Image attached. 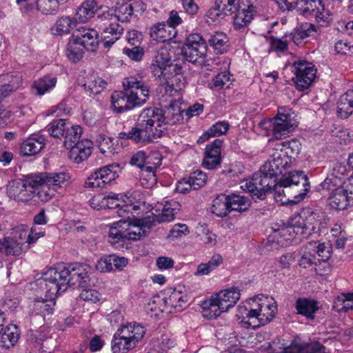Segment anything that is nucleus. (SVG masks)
I'll use <instances>...</instances> for the list:
<instances>
[{
    "mask_svg": "<svg viewBox=\"0 0 353 353\" xmlns=\"http://www.w3.org/2000/svg\"><path fill=\"white\" fill-rule=\"evenodd\" d=\"M180 210V204L174 200L167 201L161 214L150 215L137 219L133 222L119 221L113 223L109 229L108 239L110 244L117 249L128 248L132 241H137L145 236L154 223L170 222L174 219Z\"/></svg>",
    "mask_w": 353,
    "mask_h": 353,
    "instance_id": "f257e3e1",
    "label": "nucleus"
},
{
    "mask_svg": "<svg viewBox=\"0 0 353 353\" xmlns=\"http://www.w3.org/2000/svg\"><path fill=\"white\" fill-rule=\"evenodd\" d=\"M92 271L85 263H61L50 268L39 280L41 289L46 290L47 296L52 298L59 292H65L68 285H78L83 287L90 281Z\"/></svg>",
    "mask_w": 353,
    "mask_h": 353,
    "instance_id": "f03ea898",
    "label": "nucleus"
},
{
    "mask_svg": "<svg viewBox=\"0 0 353 353\" xmlns=\"http://www.w3.org/2000/svg\"><path fill=\"white\" fill-rule=\"evenodd\" d=\"M292 161L278 147L259 172L241 183V188L250 192L253 198L263 199L274 185L275 177L290 166Z\"/></svg>",
    "mask_w": 353,
    "mask_h": 353,
    "instance_id": "7ed1b4c3",
    "label": "nucleus"
},
{
    "mask_svg": "<svg viewBox=\"0 0 353 353\" xmlns=\"http://www.w3.org/2000/svg\"><path fill=\"white\" fill-rule=\"evenodd\" d=\"M152 110H143L136 125L128 132H120L119 138L130 139L137 143L147 144L159 139L163 132L161 129L152 130L151 123L158 121L159 116Z\"/></svg>",
    "mask_w": 353,
    "mask_h": 353,
    "instance_id": "20e7f679",
    "label": "nucleus"
},
{
    "mask_svg": "<svg viewBox=\"0 0 353 353\" xmlns=\"http://www.w3.org/2000/svg\"><path fill=\"white\" fill-rule=\"evenodd\" d=\"M261 125L264 129H270L272 137L280 140L289 137L298 124L291 109L283 106L278 108L276 117L263 121Z\"/></svg>",
    "mask_w": 353,
    "mask_h": 353,
    "instance_id": "39448f33",
    "label": "nucleus"
},
{
    "mask_svg": "<svg viewBox=\"0 0 353 353\" xmlns=\"http://www.w3.org/2000/svg\"><path fill=\"white\" fill-rule=\"evenodd\" d=\"M40 181L36 175L11 181L7 188L8 196L17 201L28 202L35 198V187Z\"/></svg>",
    "mask_w": 353,
    "mask_h": 353,
    "instance_id": "423d86ee",
    "label": "nucleus"
},
{
    "mask_svg": "<svg viewBox=\"0 0 353 353\" xmlns=\"http://www.w3.org/2000/svg\"><path fill=\"white\" fill-rule=\"evenodd\" d=\"M292 223L296 228V232L302 238H307L319 233L321 221L318 214L310 208H303L292 216Z\"/></svg>",
    "mask_w": 353,
    "mask_h": 353,
    "instance_id": "0eeeda50",
    "label": "nucleus"
},
{
    "mask_svg": "<svg viewBox=\"0 0 353 353\" xmlns=\"http://www.w3.org/2000/svg\"><path fill=\"white\" fill-rule=\"evenodd\" d=\"M252 304V314L258 321L256 328L270 322L274 317L277 311V305L275 300L264 294H259L250 299Z\"/></svg>",
    "mask_w": 353,
    "mask_h": 353,
    "instance_id": "6e6552de",
    "label": "nucleus"
},
{
    "mask_svg": "<svg viewBox=\"0 0 353 353\" xmlns=\"http://www.w3.org/2000/svg\"><path fill=\"white\" fill-rule=\"evenodd\" d=\"M282 184L291 188L292 203L303 200L310 189L309 179L303 171L291 172L282 176Z\"/></svg>",
    "mask_w": 353,
    "mask_h": 353,
    "instance_id": "1a4fd4ad",
    "label": "nucleus"
},
{
    "mask_svg": "<svg viewBox=\"0 0 353 353\" xmlns=\"http://www.w3.org/2000/svg\"><path fill=\"white\" fill-rule=\"evenodd\" d=\"M317 69L312 63L304 59H299L292 65V72L294 77L292 81L296 89L303 91L314 81L316 77Z\"/></svg>",
    "mask_w": 353,
    "mask_h": 353,
    "instance_id": "9d476101",
    "label": "nucleus"
},
{
    "mask_svg": "<svg viewBox=\"0 0 353 353\" xmlns=\"http://www.w3.org/2000/svg\"><path fill=\"white\" fill-rule=\"evenodd\" d=\"M123 85L135 107L143 105L149 99L150 86L143 77L131 76L123 81Z\"/></svg>",
    "mask_w": 353,
    "mask_h": 353,
    "instance_id": "9b49d317",
    "label": "nucleus"
},
{
    "mask_svg": "<svg viewBox=\"0 0 353 353\" xmlns=\"http://www.w3.org/2000/svg\"><path fill=\"white\" fill-rule=\"evenodd\" d=\"M174 66V71H168L158 79L164 87L167 94L179 99L181 92L185 87L187 81L182 67L177 63H175Z\"/></svg>",
    "mask_w": 353,
    "mask_h": 353,
    "instance_id": "f8f14e48",
    "label": "nucleus"
},
{
    "mask_svg": "<svg viewBox=\"0 0 353 353\" xmlns=\"http://www.w3.org/2000/svg\"><path fill=\"white\" fill-rule=\"evenodd\" d=\"M146 110H153L155 115L159 116L158 121H154L150 124L152 130H157V129L163 130L159 138L162 137L165 134L167 124L176 125L181 123L183 119V111L179 105H170L166 108L164 113L161 110L155 108H150Z\"/></svg>",
    "mask_w": 353,
    "mask_h": 353,
    "instance_id": "ddd939ff",
    "label": "nucleus"
},
{
    "mask_svg": "<svg viewBox=\"0 0 353 353\" xmlns=\"http://www.w3.org/2000/svg\"><path fill=\"white\" fill-rule=\"evenodd\" d=\"M120 172L121 170L118 164L105 165L90 174L85 182L84 186L91 189L103 187L118 178Z\"/></svg>",
    "mask_w": 353,
    "mask_h": 353,
    "instance_id": "4468645a",
    "label": "nucleus"
},
{
    "mask_svg": "<svg viewBox=\"0 0 353 353\" xmlns=\"http://www.w3.org/2000/svg\"><path fill=\"white\" fill-rule=\"evenodd\" d=\"M207 46L203 38L199 34H192L186 39L182 53L189 62H196L199 58L205 56Z\"/></svg>",
    "mask_w": 353,
    "mask_h": 353,
    "instance_id": "2eb2a0df",
    "label": "nucleus"
},
{
    "mask_svg": "<svg viewBox=\"0 0 353 353\" xmlns=\"http://www.w3.org/2000/svg\"><path fill=\"white\" fill-rule=\"evenodd\" d=\"M174 68L167 48H161L155 52L150 66L152 74L157 79L168 71H174Z\"/></svg>",
    "mask_w": 353,
    "mask_h": 353,
    "instance_id": "dca6fc26",
    "label": "nucleus"
},
{
    "mask_svg": "<svg viewBox=\"0 0 353 353\" xmlns=\"http://www.w3.org/2000/svg\"><path fill=\"white\" fill-rule=\"evenodd\" d=\"M328 200L330 205L336 210H345L353 205V183L329 194Z\"/></svg>",
    "mask_w": 353,
    "mask_h": 353,
    "instance_id": "f3484780",
    "label": "nucleus"
},
{
    "mask_svg": "<svg viewBox=\"0 0 353 353\" xmlns=\"http://www.w3.org/2000/svg\"><path fill=\"white\" fill-rule=\"evenodd\" d=\"M222 143L221 139H216L206 146L205 156L202 161V165L204 168L213 170L221 164Z\"/></svg>",
    "mask_w": 353,
    "mask_h": 353,
    "instance_id": "a211bd4d",
    "label": "nucleus"
},
{
    "mask_svg": "<svg viewBox=\"0 0 353 353\" xmlns=\"http://www.w3.org/2000/svg\"><path fill=\"white\" fill-rule=\"evenodd\" d=\"M44 137L39 134H32L21 144L19 152L23 157L38 154L45 146Z\"/></svg>",
    "mask_w": 353,
    "mask_h": 353,
    "instance_id": "6ab92c4d",
    "label": "nucleus"
},
{
    "mask_svg": "<svg viewBox=\"0 0 353 353\" xmlns=\"http://www.w3.org/2000/svg\"><path fill=\"white\" fill-rule=\"evenodd\" d=\"M67 149L70 150L68 154L70 159L76 163H79L86 160L91 154L92 143L85 139H82L80 143H76L74 146Z\"/></svg>",
    "mask_w": 353,
    "mask_h": 353,
    "instance_id": "aec40b11",
    "label": "nucleus"
},
{
    "mask_svg": "<svg viewBox=\"0 0 353 353\" xmlns=\"http://www.w3.org/2000/svg\"><path fill=\"white\" fill-rule=\"evenodd\" d=\"M74 37L88 51H94L99 43V34L92 28H82Z\"/></svg>",
    "mask_w": 353,
    "mask_h": 353,
    "instance_id": "412c9836",
    "label": "nucleus"
},
{
    "mask_svg": "<svg viewBox=\"0 0 353 353\" xmlns=\"http://www.w3.org/2000/svg\"><path fill=\"white\" fill-rule=\"evenodd\" d=\"M280 353H325V347L320 343H298L293 341Z\"/></svg>",
    "mask_w": 353,
    "mask_h": 353,
    "instance_id": "4be33fe9",
    "label": "nucleus"
},
{
    "mask_svg": "<svg viewBox=\"0 0 353 353\" xmlns=\"http://www.w3.org/2000/svg\"><path fill=\"white\" fill-rule=\"evenodd\" d=\"M41 179L40 181H46L55 192L60 188L68 185L71 181V176L66 172L42 173L35 174Z\"/></svg>",
    "mask_w": 353,
    "mask_h": 353,
    "instance_id": "5701e85b",
    "label": "nucleus"
},
{
    "mask_svg": "<svg viewBox=\"0 0 353 353\" xmlns=\"http://www.w3.org/2000/svg\"><path fill=\"white\" fill-rule=\"evenodd\" d=\"M57 77L48 74L36 79L32 85V92L36 96H43L50 92L56 87Z\"/></svg>",
    "mask_w": 353,
    "mask_h": 353,
    "instance_id": "b1692460",
    "label": "nucleus"
},
{
    "mask_svg": "<svg viewBox=\"0 0 353 353\" xmlns=\"http://www.w3.org/2000/svg\"><path fill=\"white\" fill-rule=\"evenodd\" d=\"M296 314L313 320L316 312L320 309L319 303L312 299L299 298L295 303Z\"/></svg>",
    "mask_w": 353,
    "mask_h": 353,
    "instance_id": "393cba45",
    "label": "nucleus"
},
{
    "mask_svg": "<svg viewBox=\"0 0 353 353\" xmlns=\"http://www.w3.org/2000/svg\"><path fill=\"white\" fill-rule=\"evenodd\" d=\"M216 298V301L222 306V309L228 311L233 307L241 297L240 290L236 287H232L214 294Z\"/></svg>",
    "mask_w": 353,
    "mask_h": 353,
    "instance_id": "a878e982",
    "label": "nucleus"
},
{
    "mask_svg": "<svg viewBox=\"0 0 353 353\" xmlns=\"http://www.w3.org/2000/svg\"><path fill=\"white\" fill-rule=\"evenodd\" d=\"M23 243L12 236H4L0 239V253L7 256H18L24 251Z\"/></svg>",
    "mask_w": 353,
    "mask_h": 353,
    "instance_id": "bb28decb",
    "label": "nucleus"
},
{
    "mask_svg": "<svg viewBox=\"0 0 353 353\" xmlns=\"http://www.w3.org/2000/svg\"><path fill=\"white\" fill-rule=\"evenodd\" d=\"M112 108L117 113H122L135 108L134 103L126 94L125 88L123 91H116L111 96Z\"/></svg>",
    "mask_w": 353,
    "mask_h": 353,
    "instance_id": "cd10ccee",
    "label": "nucleus"
},
{
    "mask_svg": "<svg viewBox=\"0 0 353 353\" xmlns=\"http://www.w3.org/2000/svg\"><path fill=\"white\" fill-rule=\"evenodd\" d=\"M22 85V77L19 73L6 74L0 79V92L6 97Z\"/></svg>",
    "mask_w": 353,
    "mask_h": 353,
    "instance_id": "c85d7f7f",
    "label": "nucleus"
},
{
    "mask_svg": "<svg viewBox=\"0 0 353 353\" xmlns=\"http://www.w3.org/2000/svg\"><path fill=\"white\" fill-rule=\"evenodd\" d=\"M176 34L175 29L164 23H157L150 28V37L155 41L164 43Z\"/></svg>",
    "mask_w": 353,
    "mask_h": 353,
    "instance_id": "c756f323",
    "label": "nucleus"
},
{
    "mask_svg": "<svg viewBox=\"0 0 353 353\" xmlns=\"http://www.w3.org/2000/svg\"><path fill=\"white\" fill-rule=\"evenodd\" d=\"M255 12L253 6H248L247 8L238 9L234 17L233 26L235 30H240L248 26Z\"/></svg>",
    "mask_w": 353,
    "mask_h": 353,
    "instance_id": "7c9ffc66",
    "label": "nucleus"
},
{
    "mask_svg": "<svg viewBox=\"0 0 353 353\" xmlns=\"http://www.w3.org/2000/svg\"><path fill=\"white\" fill-rule=\"evenodd\" d=\"M353 113V90L341 95L337 103V114L341 119H347Z\"/></svg>",
    "mask_w": 353,
    "mask_h": 353,
    "instance_id": "2f4dec72",
    "label": "nucleus"
},
{
    "mask_svg": "<svg viewBox=\"0 0 353 353\" xmlns=\"http://www.w3.org/2000/svg\"><path fill=\"white\" fill-rule=\"evenodd\" d=\"M101 31L104 48H110L121 37L123 28L118 23H113V25Z\"/></svg>",
    "mask_w": 353,
    "mask_h": 353,
    "instance_id": "473e14b6",
    "label": "nucleus"
},
{
    "mask_svg": "<svg viewBox=\"0 0 353 353\" xmlns=\"http://www.w3.org/2000/svg\"><path fill=\"white\" fill-rule=\"evenodd\" d=\"M77 26V20L74 17L65 16L57 19L51 28L54 35L62 36L70 32Z\"/></svg>",
    "mask_w": 353,
    "mask_h": 353,
    "instance_id": "72a5a7b5",
    "label": "nucleus"
},
{
    "mask_svg": "<svg viewBox=\"0 0 353 353\" xmlns=\"http://www.w3.org/2000/svg\"><path fill=\"white\" fill-rule=\"evenodd\" d=\"M296 230V228L292 225L291 217L287 225L276 230L274 229L272 237L274 239H276L278 243L283 245H285L284 241H291L296 238V236H299V234Z\"/></svg>",
    "mask_w": 353,
    "mask_h": 353,
    "instance_id": "f704fd0d",
    "label": "nucleus"
},
{
    "mask_svg": "<svg viewBox=\"0 0 353 353\" xmlns=\"http://www.w3.org/2000/svg\"><path fill=\"white\" fill-rule=\"evenodd\" d=\"M225 312H227L226 310L222 309L221 305L216 301V298L214 295L205 301L203 303L202 315L208 319L216 318Z\"/></svg>",
    "mask_w": 353,
    "mask_h": 353,
    "instance_id": "c9c22d12",
    "label": "nucleus"
},
{
    "mask_svg": "<svg viewBox=\"0 0 353 353\" xmlns=\"http://www.w3.org/2000/svg\"><path fill=\"white\" fill-rule=\"evenodd\" d=\"M353 183V179L342 181L340 177H336L332 174H327L325 179L321 183L323 190L328 192V194L339 190L346 188L347 185H351Z\"/></svg>",
    "mask_w": 353,
    "mask_h": 353,
    "instance_id": "e433bc0d",
    "label": "nucleus"
},
{
    "mask_svg": "<svg viewBox=\"0 0 353 353\" xmlns=\"http://www.w3.org/2000/svg\"><path fill=\"white\" fill-rule=\"evenodd\" d=\"M274 188V197L277 203L281 205H287L292 203V195L290 194L291 188L289 185H284L282 184V178L279 183H276L272 187ZM272 189V188H271ZM272 190H270L271 191Z\"/></svg>",
    "mask_w": 353,
    "mask_h": 353,
    "instance_id": "4c0bfd02",
    "label": "nucleus"
},
{
    "mask_svg": "<svg viewBox=\"0 0 353 353\" xmlns=\"http://www.w3.org/2000/svg\"><path fill=\"white\" fill-rule=\"evenodd\" d=\"M188 301L186 294L180 290H174L165 302L168 307L173 308L175 312H180L186 305Z\"/></svg>",
    "mask_w": 353,
    "mask_h": 353,
    "instance_id": "58836bf2",
    "label": "nucleus"
},
{
    "mask_svg": "<svg viewBox=\"0 0 353 353\" xmlns=\"http://www.w3.org/2000/svg\"><path fill=\"white\" fill-rule=\"evenodd\" d=\"M123 330V334L128 335L133 344H137L143 339L145 334V329L141 325L137 323H130L123 325L121 327Z\"/></svg>",
    "mask_w": 353,
    "mask_h": 353,
    "instance_id": "ea45409f",
    "label": "nucleus"
},
{
    "mask_svg": "<svg viewBox=\"0 0 353 353\" xmlns=\"http://www.w3.org/2000/svg\"><path fill=\"white\" fill-rule=\"evenodd\" d=\"M96 11L95 0H86L77 10L76 16L81 22L85 23L94 17Z\"/></svg>",
    "mask_w": 353,
    "mask_h": 353,
    "instance_id": "a19ab883",
    "label": "nucleus"
},
{
    "mask_svg": "<svg viewBox=\"0 0 353 353\" xmlns=\"http://www.w3.org/2000/svg\"><path fill=\"white\" fill-rule=\"evenodd\" d=\"M19 339L18 327L14 325L7 326L1 336V346L7 349L14 346Z\"/></svg>",
    "mask_w": 353,
    "mask_h": 353,
    "instance_id": "79ce46f5",
    "label": "nucleus"
},
{
    "mask_svg": "<svg viewBox=\"0 0 353 353\" xmlns=\"http://www.w3.org/2000/svg\"><path fill=\"white\" fill-rule=\"evenodd\" d=\"M157 165H146L140 173V183L144 188H152L157 181L156 176Z\"/></svg>",
    "mask_w": 353,
    "mask_h": 353,
    "instance_id": "37998d69",
    "label": "nucleus"
},
{
    "mask_svg": "<svg viewBox=\"0 0 353 353\" xmlns=\"http://www.w3.org/2000/svg\"><path fill=\"white\" fill-rule=\"evenodd\" d=\"M209 43L217 54H223L228 50V38L221 32H216L209 39Z\"/></svg>",
    "mask_w": 353,
    "mask_h": 353,
    "instance_id": "c03bdc74",
    "label": "nucleus"
},
{
    "mask_svg": "<svg viewBox=\"0 0 353 353\" xmlns=\"http://www.w3.org/2000/svg\"><path fill=\"white\" fill-rule=\"evenodd\" d=\"M249 305L248 307L246 305H240L237 307L236 316L239 320H241L242 323H245L248 326L253 328H256V323L258 321L254 317V314H252V304L250 303V300L247 303Z\"/></svg>",
    "mask_w": 353,
    "mask_h": 353,
    "instance_id": "a18cd8bd",
    "label": "nucleus"
},
{
    "mask_svg": "<svg viewBox=\"0 0 353 353\" xmlns=\"http://www.w3.org/2000/svg\"><path fill=\"white\" fill-rule=\"evenodd\" d=\"M223 263V258L220 254H214L206 263H201L197 266L194 275L196 276L208 275Z\"/></svg>",
    "mask_w": 353,
    "mask_h": 353,
    "instance_id": "49530a36",
    "label": "nucleus"
},
{
    "mask_svg": "<svg viewBox=\"0 0 353 353\" xmlns=\"http://www.w3.org/2000/svg\"><path fill=\"white\" fill-rule=\"evenodd\" d=\"M228 200L230 212H243L248 210L250 205V199L239 194H232L228 195Z\"/></svg>",
    "mask_w": 353,
    "mask_h": 353,
    "instance_id": "de8ad7c7",
    "label": "nucleus"
},
{
    "mask_svg": "<svg viewBox=\"0 0 353 353\" xmlns=\"http://www.w3.org/2000/svg\"><path fill=\"white\" fill-rule=\"evenodd\" d=\"M277 147L292 161V159H295L300 153L301 144L299 141L293 139L290 141H283L278 144Z\"/></svg>",
    "mask_w": 353,
    "mask_h": 353,
    "instance_id": "09e8293b",
    "label": "nucleus"
},
{
    "mask_svg": "<svg viewBox=\"0 0 353 353\" xmlns=\"http://www.w3.org/2000/svg\"><path fill=\"white\" fill-rule=\"evenodd\" d=\"M212 212L219 217L225 216L230 212L228 205V196L221 194L213 200Z\"/></svg>",
    "mask_w": 353,
    "mask_h": 353,
    "instance_id": "8fccbe9b",
    "label": "nucleus"
},
{
    "mask_svg": "<svg viewBox=\"0 0 353 353\" xmlns=\"http://www.w3.org/2000/svg\"><path fill=\"white\" fill-rule=\"evenodd\" d=\"M83 49L85 48L74 37L67 45L65 50L66 56L70 61L77 62L83 57Z\"/></svg>",
    "mask_w": 353,
    "mask_h": 353,
    "instance_id": "3c124183",
    "label": "nucleus"
},
{
    "mask_svg": "<svg viewBox=\"0 0 353 353\" xmlns=\"http://www.w3.org/2000/svg\"><path fill=\"white\" fill-rule=\"evenodd\" d=\"M82 134V128L79 125H72L68 128L65 133L64 146L65 148L74 146L76 143H80L81 136Z\"/></svg>",
    "mask_w": 353,
    "mask_h": 353,
    "instance_id": "603ef678",
    "label": "nucleus"
},
{
    "mask_svg": "<svg viewBox=\"0 0 353 353\" xmlns=\"http://www.w3.org/2000/svg\"><path fill=\"white\" fill-rule=\"evenodd\" d=\"M65 2V0H37L36 5L37 10L42 14H55L59 5Z\"/></svg>",
    "mask_w": 353,
    "mask_h": 353,
    "instance_id": "864d4df0",
    "label": "nucleus"
},
{
    "mask_svg": "<svg viewBox=\"0 0 353 353\" xmlns=\"http://www.w3.org/2000/svg\"><path fill=\"white\" fill-rule=\"evenodd\" d=\"M318 9H322L320 0H299L297 12L301 14L312 16Z\"/></svg>",
    "mask_w": 353,
    "mask_h": 353,
    "instance_id": "5fc2aeb1",
    "label": "nucleus"
},
{
    "mask_svg": "<svg viewBox=\"0 0 353 353\" xmlns=\"http://www.w3.org/2000/svg\"><path fill=\"white\" fill-rule=\"evenodd\" d=\"M55 190L46 181H39L35 187V197L41 202L49 201L55 194Z\"/></svg>",
    "mask_w": 353,
    "mask_h": 353,
    "instance_id": "6e6d98bb",
    "label": "nucleus"
},
{
    "mask_svg": "<svg viewBox=\"0 0 353 353\" xmlns=\"http://www.w3.org/2000/svg\"><path fill=\"white\" fill-rule=\"evenodd\" d=\"M334 307L339 312L353 310V293L343 294L338 296L334 300Z\"/></svg>",
    "mask_w": 353,
    "mask_h": 353,
    "instance_id": "4d7b16f0",
    "label": "nucleus"
},
{
    "mask_svg": "<svg viewBox=\"0 0 353 353\" xmlns=\"http://www.w3.org/2000/svg\"><path fill=\"white\" fill-rule=\"evenodd\" d=\"M307 245L311 248L312 253L316 256L319 263L327 261L330 259L331 256L330 248L324 243H318V245H316V243H310Z\"/></svg>",
    "mask_w": 353,
    "mask_h": 353,
    "instance_id": "13d9d810",
    "label": "nucleus"
},
{
    "mask_svg": "<svg viewBox=\"0 0 353 353\" xmlns=\"http://www.w3.org/2000/svg\"><path fill=\"white\" fill-rule=\"evenodd\" d=\"M113 14L117 21L121 22H128L132 17L133 12L132 10L131 4L128 3L119 4L115 6Z\"/></svg>",
    "mask_w": 353,
    "mask_h": 353,
    "instance_id": "bf43d9fd",
    "label": "nucleus"
},
{
    "mask_svg": "<svg viewBox=\"0 0 353 353\" xmlns=\"http://www.w3.org/2000/svg\"><path fill=\"white\" fill-rule=\"evenodd\" d=\"M105 81L94 76H91L88 79L85 83L83 84L85 90L93 94L100 93L105 88Z\"/></svg>",
    "mask_w": 353,
    "mask_h": 353,
    "instance_id": "052dcab7",
    "label": "nucleus"
},
{
    "mask_svg": "<svg viewBox=\"0 0 353 353\" xmlns=\"http://www.w3.org/2000/svg\"><path fill=\"white\" fill-rule=\"evenodd\" d=\"M66 120L63 119H55L48 125L49 134L54 138H60L63 136L68 127Z\"/></svg>",
    "mask_w": 353,
    "mask_h": 353,
    "instance_id": "680f3d73",
    "label": "nucleus"
},
{
    "mask_svg": "<svg viewBox=\"0 0 353 353\" xmlns=\"http://www.w3.org/2000/svg\"><path fill=\"white\" fill-rule=\"evenodd\" d=\"M316 256L312 253L311 248L307 245L301 252L300 259L298 260L299 265L303 268H309L317 264Z\"/></svg>",
    "mask_w": 353,
    "mask_h": 353,
    "instance_id": "e2e57ef3",
    "label": "nucleus"
},
{
    "mask_svg": "<svg viewBox=\"0 0 353 353\" xmlns=\"http://www.w3.org/2000/svg\"><path fill=\"white\" fill-rule=\"evenodd\" d=\"M97 27L99 30H102L113 25V23H117L113 10H109L99 14L95 19Z\"/></svg>",
    "mask_w": 353,
    "mask_h": 353,
    "instance_id": "0e129e2a",
    "label": "nucleus"
},
{
    "mask_svg": "<svg viewBox=\"0 0 353 353\" xmlns=\"http://www.w3.org/2000/svg\"><path fill=\"white\" fill-rule=\"evenodd\" d=\"M196 233L199 241L203 243L210 245L216 243V235L210 232L206 225L196 227Z\"/></svg>",
    "mask_w": 353,
    "mask_h": 353,
    "instance_id": "69168bd1",
    "label": "nucleus"
},
{
    "mask_svg": "<svg viewBox=\"0 0 353 353\" xmlns=\"http://www.w3.org/2000/svg\"><path fill=\"white\" fill-rule=\"evenodd\" d=\"M350 167L347 163L344 162H336L334 163L328 174H332L336 177H340L342 181H347L351 179V178L348 177ZM352 179H353V178H352Z\"/></svg>",
    "mask_w": 353,
    "mask_h": 353,
    "instance_id": "338daca9",
    "label": "nucleus"
},
{
    "mask_svg": "<svg viewBox=\"0 0 353 353\" xmlns=\"http://www.w3.org/2000/svg\"><path fill=\"white\" fill-rule=\"evenodd\" d=\"M207 175L201 170H196L192 172L188 179L192 185L193 190H199L204 186L207 182Z\"/></svg>",
    "mask_w": 353,
    "mask_h": 353,
    "instance_id": "774afa93",
    "label": "nucleus"
}]
</instances>
